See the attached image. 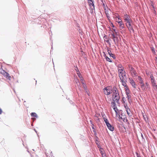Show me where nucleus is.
<instances>
[{"label": "nucleus", "mask_w": 157, "mask_h": 157, "mask_svg": "<svg viewBox=\"0 0 157 157\" xmlns=\"http://www.w3.org/2000/svg\"><path fill=\"white\" fill-rule=\"evenodd\" d=\"M124 107L125 109L126 110L127 109H128L129 108H128V106L127 105H124Z\"/></svg>", "instance_id": "obj_31"}, {"label": "nucleus", "mask_w": 157, "mask_h": 157, "mask_svg": "<svg viewBox=\"0 0 157 157\" xmlns=\"http://www.w3.org/2000/svg\"><path fill=\"white\" fill-rule=\"evenodd\" d=\"M108 128L111 131H113L114 130L113 127L112 125L109 126V127Z\"/></svg>", "instance_id": "obj_25"}, {"label": "nucleus", "mask_w": 157, "mask_h": 157, "mask_svg": "<svg viewBox=\"0 0 157 157\" xmlns=\"http://www.w3.org/2000/svg\"><path fill=\"white\" fill-rule=\"evenodd\" d=\"M152 52L153 53H154L155 52L154 51V49L153 48L152 49Z\"/></svg>", "instance_id": "obj_34"}, {"label": "nucleus", "mask_w": 157, "mask_h": 157, "mask_svg": "<svg viewBox=\"0 0 157 157\" xmlns=\"http://www.w3.org/2000/svg\"><path fill=\"white\" fill-rule=\"evenodd\" d=\"M81 81L82 82V84H84V82L83 81V78H82V76H81Z\"/></svg>", "instance_id": "obj_29"}, {"label": "nucleus", "mask_w": 157, "mask_h": 157, "mask_svg": "<svg viewBox=\"0 0 157 157\" xmlns=\"http://www.w3.org/2000/svg\"><path fill=\"white\" fill-rule=\"evenodd\" d=\"M31 115L32 117H37V115L36 113H31Z\"/></svg>", "instance_id": "obj_24"}, {"label": "nucleus", "mask_w": 157, "mask_h": 157, "mask_svg": "<svg viewBox=\"0 0 157 157\" xmlns=\"http://www.w3.org/2000/svg\"><path fill=\"white\" fill-rule=\"evenodd\" d=\"M126 112H127V114L128 115L130 116H131L130 115V113H131V111H130V109L129 108L128 109H127L126 110Z\"/></svg>", "instance_id": "obj_23"}, {"label": "nucleus", "mask_w": 157, "mask_h": 157, "mask_svg": "<svg viewBox=\"0 0 157 157\" xmlns=\"http://www.w3.org/2000/svg\"><path fill=\"white\" fill-rule=\"evenodd\" d=\"M92 128H93V129H94V127H92Z\"/></svg>", "instance_id": "obj_41"}, {"label": "nucleus", "mask_w": 157, "mask_h": 157, "mask_svg": "<svg viewBox=\"0 0 157 157\" xmlns=\"http://www.w3.org/2000/svg\"><path fill=\"white\" fill-rule=\"evenodd\" d=\"M128 69L129 70L131 75L133 77H136L137 75V73L136 72L135 70L133 67L131 65H128Z\"/></svg>", "instance_id": "obj_5"}, {"label": "nucleus", "mask_w": 157, "mask_h": 157, "mask_svg": "<svg viewBox=\"0 0 157 157\" xmlns=\"http://www.w3.org/2000/svg\"><path fill=\"white\" fill-rule=\"evenodd\" d=\"M79 73H80V72H79V71H77V74L78 75V76H79V78H81V76H80V74Z\"/></svg>", "instance_id": "obj_30"}, {"label": "nucleus", "mask_w": 157, "mask_h": 157, "mask_svg": "<svg viewBox=\"0 0 157 157\" xmlns=\"http://www.w3.org/2000/svg\"><path fill=\"white\" fill-rule=\"evenodd\" d=\"M90 122H91V123H92V121H90Z\"/></svg>", "instance_id": "obj_39"}, {"label": "nucleus", "mask_w": 157, "mask_h": 157, "mask_svg": "<svg viewBox=\"0 0 157 157\" xmlns=\"http://www.w3.org/2000/svg\"><path fill=\"white\" fill-rule=\"evenodd\" d=\"M118 72L120 79L126 78L125 72L124 70L123 67H119L118 68Z\"/></svg>", "instance_id": "obj_3"}, {"label": "nucleus", "mask_w": 157, "mask_h": 157, "mask_svg": "<svg viewBox=\"0 0 157 157\" xmlns=\"http://www.w3.org/2000/svg\"><path fill=\"white\" fill-rule=\"evenodd\" d=\"M89 5L91 9L93 10L94 9V6L93 3V0H87Z\"/></svg>", "instance_id": "obj_8"}, {"label": "nucleus", "mask_w": 157, "mask_h": 157, "mask_svg": "<svg viewBox=\"0 0 157 157\" xmlns=\"http://www.w3.org/2000/svg\"><path fill=\"white\" fill-rule=\"evenodd\" d=\"M127 99H128V100H129L130 99V97H131L130 94L128 95H127Z\"/></svg>", "instance_id": "obj_28"}, {"label": "nucleus", "mask_w": 157, "mask_h": 157, "mask_svg": "<svg viewBox=\"0 0 157 157\" xmlns=\"http://www.w3.org/2000/svg\"><path fill=\"white\" fill-rule=\"evenodd\" d=\"M151 157H153V156H151Z\"/></svg>", "instance_id": "obj_42"}, {"label": "nucleus", "mask_w": 157, "mask_h": 157, "mask_svg": "<svg viewBox=\"0 0 157 157\" xmlns=\"http://www.w3.org/2000/svg\"><path fill=\"white\" fill-rule=\"evenodd\" d=\"M121 82L122 83V85L124 87V88H126V87H128L127 84L125 82V81L126 79V78H123V79H120Z\"/></svg>", "instance_id": "obj_11"}, {"label": "nucleus", "mask_w": 157, "mask_h": 157, "mask_svg": "<svg viewBox=\"0 0 157 157\" xmlns=\"http://www.w3.org/2000/svg\"><path fill=\"white\" fill-rule=\"evenodd\" d=\"M124 20L125 22L131 20L129 16L126 14L124 15Z\"/></svg>", "instance_id": "obj_12"}, {"label": "nucleus", "mask_w": 157, "mask_h": 157, "mask_svg": "<svg viewBox=\"0 0 157 157\" xmlns=\"http://www.w3.org/2000/svg\"><path fill=\"white\" fill-rule=\"evenodd\" d=\"M104 40L105 41H106L107 43L110 44V43L109 41V39L107 37V36H105L104 37Z\"/></svg>", "instance_id": "obj_19"}, {"label": "nucleus", "mask_w": 157, "mask_h": 157, "mask_svg": "<svg viewBox=\"0 0 157 157\" xmlns=\"http://www.w3.org/2000/svg\"><path fill=\"white\" fill-rule=\"evenodd\" d=\"M5 75L7 78L9 80H10L11 77L10 76L9 74L6 72L5 74Z\"/></svg>", "instance_id": "obj_21"}, {"label": "nucleus", "mask_w": 157, "mask_h": 157, "mask_svg": "<svg viewBox=\"0 0 157 157\" xmlns=\"http://www.w3.org/2000/svg\"><path fill=\"white\" fill-rule=\"evenodd\" d=\"M111 105L112 107H113V109L116 113V116H117L119 113V111L116 106L115 103L114 102H112L111 103Z\"/></svg>", "instance_id": "obj_6"}, {"label": "nucleus", "mask_w": 157, "mask_h": 157, "mask_svg": "<svg viewBox=\"0 0 157 157\" xmlns=\"http://www.w3.org/2000/svg\"><path fill=\"white\" fill-rule=\"evenodd\" d=\"M83 84V87H84V88L85 89H86V88H85V84Z\"/></svg>", "instance_id": "obj_35"}, {"label": "nucleus", "mask_w": 157, "mask_h": 157, "mask_svg": "<svg viewBox=\"0 0 157 157\" xmlns=\"http://www.w3.org/2000/svg\"><path fill=\"white\" fill-rule=\"evenodd\" d=\"M103 5L104 6H105V5H104V4H103Z\"/></svg>", "instance_id": "obj_40"}, {"label": "nucleus", "mask_w": 157, "mask_h": 157, "mask_svg": "<svg viewBox=\"0 0 157 157\" xmlns=\"http://www.w3.org/2000/svg\"><path fill=\"white\" fill-rule=\"evenodd\" d=\"M125 91V93L126 95H128L130 94V90L128 87H126V88H124Z\"/></svg>", "instance_id": "obj_18"}, {"label": "nucleus", "mask_w": 157, "mask_h": 157, "mask_svg": "<svg viewBox=\"0 0 157 157\" xmlns=\"http://www.w3.org/2000/svg\"><path fill=\"white\" fill-rule=\"evenodd\" d=\"M120 118L124 121L127 120L126 117L124 113H122L120 115H119Z\"/></svg>", "instance_id": "obj_13"}, {"label": "nucleus", "mask_w": 157, "mask_h": 157, "mask_svg": "<svg viewBox=\"0 0 157 157\" xmlns=\"http://www.w3.org/2000/svg\"><path fill=\"white\" fill-rule=\"evenodd\" d=\"M127 27L129 31H130V32H134V29L133 28L132 26L131 25H129L127 26Z\"/></svg>", "instance_id": "obj_17"}, {"label": "nucleus", "mask_w": 157, "mask_h": 157, "mask_svg": "<svg viewBox=\"0 0 157 157\" xmlns=\"http://www.w3.org/2000/svg\"><path fill=\"white\" fill-rule=\"evenodd\" d=\"M2 113V109L0 108V114H1Z\"/></svg>", "instance_id": "obj_33"}, {"label": "nucleus", "mask_w": 157, "mask_h": 157, "mask_svg": "<svg viewBox=\"0 0 157 157\" xmlns=\"http://www.w3.org/2000/svg\"><path fill=\"white\" fill-rule=\"evenodd\" d=\"M103 54H104L103 55V56H104V57H105V58L106 60L108 61H109V62H112V61L109 58V57H108L106 56V55L105 54V53L104 52H103Z\"/></svg>", "instance_id": "obj_15"}, {"label": "nucleus", "mask_w": 157, "mask_h": 157, "mask_svg": "<svg viewBox=\"0 0 157 157\" xmlns=\"http://www.w3.org/2000/svg\"><path fill=\"white\" fill-rule=\"evenodd\" d=\"M129 82L134 88H136V84L135 82L133 80L132 78H129Z\"/></svg>", "instance_id": "obj_10"}, {"label": "nucleus", "mask_w": 157, "mask_h": 157, "mask_svg": "<svg viewBox=\"0 0 157 157\" xmlns=\"http://www.w3.org/2000/svg\"><path fill=\"white\" fill-rule=\"evenodd\" d=\"M117 36V35H116L114 33L112 34L111 37V38L113 40L115 44H116L118 42V38Z\"/></svg>", "instance_id": "obj_7"}, {"label": "nucleus", "mask_w": 157, "mask_h": 157, "mask_svg": "<svg viewBox=\"0 0 157 157\" xmlns=\"http://www.w3.org/2000/svg\"><path fill=\"white\" fill-rule=\"evenodd\" d=\"M119 16L118 17H117L118 18V19H116L117 20V22L118 23L119 21H122L121 19L119 17Z\"/></svg>", "instance_id": "obj_27"}, {"label": "nucleus", "mask_w": 157, "mask_h": 157, "mask_svg": "<svg viewBox=\"0 0 157 157\" xmlns=\"http://www.w3.org/2000/svg\"><path fill=\"white\" fill-rule=\"evenodd\" d=\"M138 79L139 81V84L140 87L139 88L140 91L146 93V92L150 90V89L149 84L147 82L144 83L142 78L140 76H138Z\"/></svg>", "instance_id": "obj_1"}, {"label": "nucleus", "mask_w": 157, "mask_h": 157, "mask_svg": "<svg viewBox=\"0 0 157 157\" xmlns=\"http://www.w3.org/2000/svg\"><path fill=\"white\" fill-rule=\"evenodd\" d=\"M112 25H113V28H110V30L109 31V32L112 35V34L113 33H114V34H116V35H117V32H116V29H115V27L113 25V24H112Z\"/></svg>", "instance_id": "obj_9"}, {"label": "nucleus", "mask_w": 157, "mask_h": 157, "mask_svg": "<svg viewBox=\"0 0 157 157\" xmlns=\"http://www.w3.org/2000/svg\"><path fill=\"white\" fill-rule=\"evenodd\" d=\"M107 52L110 57H113L114 59H115L116 58L115 55L113 54L112 53L111 51L109 49V48L107 49Z\"/></svg>", "instance_id": "obj_14"}, {"label": "nucleus", "mask_w": 157, "mask_h": 157, "mask_svg": "<svg viewBox=\"0 0 157 157\" xmlns=\"http://www.w3.org/2000/svg\"><path fill=\"white\" fill-rule=\"evenodd\" d=\"M104 92L106 95H109L113 92L112 88L111 86H107L103 89Z\"/></svg>", "instance_id": "obj_4"}, {"label": "nucleus", "mask_w": 157, "mask_h": 157, "mask_svg": "<svg viewBox=\"0 0 157 157\" xmlns=\"http://www.w3.org/2000/svg\"><path fill=\"white\" fill-rule=\"evenodd\" d=\"M153 85V86H156V88H157V85H155H155L154 84V85Z\"/></svg>", "instance_id": "obj_37"}, {"label": "nucleus", "mask_w": 157, "mask_h": 157, "mask_svg": "<svg viewBox=\"0 0 157 157\" xmlns=\"http://www.w3.org/2000/svg\"><path fill=\"white\" fill-rule=\"evenodd\" d=\"M112 99L113 100V102H114L115 103V102L118 103L120 97L117 89L115 86H114L113 88Z\"/></svg>", "instance_id": "obj_2"}, {"label": "nucleus", "mask_w": 157, "mask_h": 157, "mask_svg": "<svg viewBox=\"0 0 157 157\" xmlns=\"http://www.w3.org/2000/svg\"><path fill=\"white\" fill-rule=\"evenodd\" d=\"M150 78L151 79V82L152 83V85H154H154L155 84V83H154V78L152 75H151Z\"/></svg>", "instance_id": "obj_20"}, {"label": "nucleus", "mask_w": 157, "mask_h": 157, "mask_svg": "<svg viewBox=\"0 0 157 157\" xmlns=\"http://www.w3.org/2000/svg\"><path fill=\"white\" fill-rule=\"evenodd\" d=\"M111 125L110 123H108V124H106V125H107L108 128L109 127V126H110Z\"/></svg>", "instance_id": "obj_32"}, {"label": "nucleus", "mask_w": 157, "mask_h": 157, "mask_svg": "<svg viewBox=\"0 0 157 157\" xmlns=\"http://www.w3.org/2000/svg\"><path fill=\"white\" fill-rule=\"evenodd\" d=\"M118 25L121 29H123L124 28V25L122 21H119Z\"/></svg>", "instance_id": "obj_16"}, {"label": "nucleus", "mask_w": 157, "mask_h": 157, "mask_svg": "<svg viewBox=\"0 0 157 157\" xmlns=\"http://www.w3.org/2000/svg\"><path fill=\"white\" fill-rule=\"evenodd\" d=\"M101 153L102 155H103V152L102 151H101Z\"/></svg>", "instance_id": "obj_36"}, {"label": "nucleus", "mask_w": 157, "mask_h": 157, "mask_svg": "<svg viewBox=\"0 0 157 157\" xmlns=\"http://www.w3.org/2000/svg\"><path fill=\"white\" fill-rule=\"evenodd\" d=\"M132 21L131 20L130 21H126L127 22L126 23V26L130 25H131V23L132 22Z\"/></svg>", "instance_id": "obj_22"}, {"label": "nucleus", "mask_w": 157, "mask_h": 157, "mask_svg": "<svg viewBox=\"0 0 157 157\" xmlns=\"http://www.w3.org/2000/svg\"><path fill=\"white\" fill-rule=\"evenodd\" d=\"M156 35H157V36L156 37V38L157 40V33H156Z\"/></svg>", "instance_id": "obj_38"}, {"label": "nucleus", "mask_w": 157, "mask_h": 157, "mask_svg": "<svg viewBox=\"0 0 157 157\" xmlns=\"http://www.w3.org/2000/svg\"><path fill=\"white\" fill-rule=\"evenodd\" d=\"M104 121H105L106 125L107 124H108V123H109V121L107 119L105 118H104Z\"/></svg>", "instance_id": "obj_26"}]
</instances>
